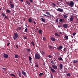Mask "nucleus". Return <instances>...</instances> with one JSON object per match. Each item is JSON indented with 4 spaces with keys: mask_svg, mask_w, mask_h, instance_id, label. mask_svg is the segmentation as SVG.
Masks as SVG:
<instances>
[{
    "mask_svg": "<svg viewBox=\"0 0 78 78\" xmlns=\"http://www.w3.org/2000/svg\"><path fill=\"white\" fill-rule=\"evenodd\" d=\"M19 37V34L16 33H14L13 34V38L14 40L17 39Z\"/></svg>",
    "mask_w": 78,
    "mask_h": 78,
    "instance_id": "obj_1",
    "label": "nucleus"
},
{
    "mask_svg": "<svg viewBox=\"0 0 78 78\" xmlns=\"http://www.w3.org/2000/svg\"><path fill=\"white\" fill-rule=\"evenodd\" d=\"M35 58L36 59H39L41 58V56L39 53H36L35 54Z\"/></svg>",
    "mask_w": 78,
    "mask_h": 78,
    "instance_id": "obj_2",
    "label": "nucleus"
},
{
    "mask_svg": "<svg viewBox=\"0 0 78 78\" xmlns=\"http://www.w3.org/2000/svg\"><path fill=\"white\" fill-rule=\"evenodd\" d=\"M74 5V3L73 1H71L69 2V5H71V7H73Z\"/></svg>",
    "mask_w": 78,
    "mask_h": 78,
    "instance_id": "obj_3",
    "label": "nucleus"
},
{
    "mask_svg": "<svg viewBox=\"0 0 78 78\" xmlns=\"http://www.w3.org/2000/svg\"><path fill=\"white\" fill-rule=\"evenodd\" d=\"M63 27L64 28H67L68 27V24L65 23L63 25Z\"/></svg>",
    "mask_w": 78,
    "mask_h": 78,
    "instance_id": "obj_4",
    "label": "nucleus"
},
{
    "mask_svg": "<svg viewBox=\"0 0 78 78\" xmlns=\"http://www.w3.org/2000/svg\"><path fill=\"white\" fill-rule=\"evenodd\" d=\"M57 11H59V12H63V9L60 8H58V9H57Z\"/></svg>",
    "mask_w": 78,
    "mask_h": 78,
    "instance_id": "obj_5",
    "label": "nucleus"
},
{
    "mask_svg": "<svg viewBox=\"0 0 78 78\" xmlns=\"http://www.w3.org/2000/svg\"><path fill=\"white\" fill-rule=\"evenodd\" d=\"M49 69H51V72H52V73H55V70L54 69H53L51 67H49Z\"/></svg>",
    "mask_w": 78,
    "mask_h": 78,
    "instance_id": "obj_6",
    "label": "nucleus"
},
{
    "mask_svg": "<svg viewBox=\"0 0 78 78\" xmlns=\"http://www.w3.org/2000/svg\"><path fill=\"white\" fill-rule=\"evenodd\" d=\"M3 56H4L5 58H8V55L7 54H4Z\"/></svg>",
    "mask_w": 78,
    "mask_h": 78,
    "instance_id": "obj_7",
    "label": "nucleus"
},
{
    "mask_svg": "<svg viewBox=\"0 0 78 78\" xmlns=\"http://www.w3.org/2000/svg\"><path fill=\"white\" fill-rule=\"evenodd\" d=\"M59 21L61 23H63V22H65V20H64V19H60L59 20Z\"/></svg>",
    "mask_w": 78,
    "mask_h": 78,
    "instance_id": "obj_8",
    "label": "nucleus"
},
{
    "mask_svg": "<svg viewBox=\"0 0 78 78\" xmlns=\"http://www.w3.org/2000/svg\"><path fill=\"white\" fill-rule=\"evenodd\" d=\"M22 73L25 76H27V74H26V73L25 72L22 71Z\"/></svg>",
    "mask_w": 78,
    "mask_h": 78,
    "instance_id": "obj_9",
    "label": "nucleus"
},
{
    "mask_svg": "<svg viewBox=\"0 0 78 78\" xmlns=\"http://www.w3.org/2000/svg\"><path fill=\"white\" fill-rule=\"evenodd\" d=\"M52 67L54 69L56 70L57 69V66L55 65H52Z\"/></svg>",
    "mask_w": 78,
    "mask_h": 78,
    "instance_id": "obj_10",
    "label": "nucleus"
},
{
    "mask_svg": "<svg viewBox=\"0 0 78 78\" xmlns=\"http://www.w3.org/2000/svg\"><path fill=\"white\" fill-rule=\"evenodd\" d=\"M62 46H60L58 48H57V49L58 50H61L62 49Z\"/></svg>",
    "mask_w": 78,
    "mask_h": 78,
    "instance_id": "obj_11",
    "label": "nucleus"
},
{
    "mask_svg": "<svg viewBox=\"0 0 78 78\" xmlns=\"http://www.w3.org/2000/svg\"><path fill=\"white\" fill-rule=\"evenodd\" d=\"M64 38H65V40H66V41H67V40H68V39H69L68 36L67 35L65 36V37H64Z\"/></svg>",
    "mask_w": 78,
    "mask_h": 78,
    "instance_id": "obj_12",
    "label": "nucleus"
},
{
    "mask_svg": "<svg viewBox=\"0 0 78 78\" xmlns=\"http://www.w3.org/2000/svg\"><path fill=\"white\" fill-rule=\"evenodd\" d=\"M59 66L60 69H62L63 67L62 64H60Z\"/></svg>",
    "mask_w": 78,
    "mask_h": 78,
    "instance_id": "obj_13",
    "label": "nucleus"
},
{
    "mask_svg": "<svg viewBox=\"0 0 78 78\" xmlns=\"http://www.w3.org/2000/svg\"><path fill=\"white\" fill-rule=\"evenodd\" d=\"M10 5L11 8H14V4H10Z\"/></svg>",
    "mask_w": 78,
    "mask_h": 78,
    "instance_id": "obj_14",
    "label": "nucleus"
},
{
    "mask_svg": "<svg viewBox=\"0 0 78 78\" xmlns=\"http://www.w3.org/2000/svg\"><path fill=\"white\" fill-rule=\"evenodd\" d=\"M38 33L39 34H42V30H38Z\"/></svg>",
    "mask_w": 78,
    "mask_h": 78,
    "instance_id": "obj_15",
    "label": "nucleus"
},
{
    "mask_svg": "<svg viewBox=\"0 0 78 78\" xmlns=\"http://www.w3.org/2000/svg\"><path fill=\"white\" fill-rule=\"evenodd\" d=\"M28 20L29 22H30V23H31L32 22L33 20H32V19L31 18H29L28 19Z\"/></svg>",
    "mask_w": 78,
    "mask_h": 78,
    "instance_id": "obj_16",
    "label": "nucleus"
},
{
    "mask_svg": "<svg viewBox=\"0 0 78 78\" xmlns=\"http://www.w3.org/2000/svg\"><path fill=\"white\" fill-rule=\"evenodd\" d=\"M41 19L43 22H45V19H43L42 18H41Z\"/></svg>",
    "mask_w": 78,
    "mask_h": 78,
    "instance_id": "obj_17",
    "label": "nucleus"
},
{
    "mask_svg": "<svg viewBox=\"0 0 78 78\" xmlns=\"http://www.w3.org/2000/svg\"><path fill=\"white\" fill-rule=\"evenodd\" d=\"M51 41H55V38L54 37H51Z\"/></svg>",
    "mask_w": 78,
    "mask_h": 78,
    "instance_id": "obj_18",
    "label": "nucleus"
},
{
    "mask_svg": "<svg viewBox=\"0 0 78 78\" xmlns=\"http://www.w3.org/2000/svg\"><path fill=\"white\" fill-rule=\"evenodd\" d=\"M6 12H7L8 13H10L11 12V11L7 9L6 10Z\"/></svg>",
    "mask_w": 78,
    "mask_h": 78,
    "instance_id": "obj_19",
    "label": "nucleus"
},
{
    "mask_svg": "<svg viewBox=\"0 0 78 78\" xmlns=\"http://www.w3.org/2000/svg\"><path fill=\"white\" fill-rule=\"evenodd\" d=\"M31 44H32L33 46H34L35 45V44H34V42L33 41H32L31 42Z\"/></svg>",
    "mask_w": 78,
    "mask_h": 78,
    "instance_id": "obj_20",
    "label": "nucleus"
},
{
    "mask_svg": "<svg viewBox=\"0 0 78 78\" xmlns=\"http://www.w3.org/2000/svg\"><path fill=\"white\" fill-rule=\"evenodd\" d=\"M58 59H59V60H60L61 61H63V59H62V58L61 57H58Z\"/></svg>",
    "mask_w": 78,
    "mask_h": 78,
    "instance_id": "obj_21",
    "label": "nucleus"
},
{
    "mask_svg": "<svg viewBox=\"0 0 78 78\" xmlns=\"http://www.w3.org/2000/svg\"><path fill=\"white\" fill-rule=\"evenodd\" d=\"M18 73H19V76L20 77H22V76H21V73H20V71H19Z\"/></svg>",
    "mask_w": 78,
    "mask_h": 78,
    "instance_id": "obj_22",
    "label": "nucleus"
},
{
    "mask_svg": "<svg viewBox=\"0 0 78 78\" xmlns=\"http://www.w3.org/2000/svg\"><path fill=\"white\" fill-rule=\"evenodd\" d=\"M15 58H19V56L17 55H15Z\"/></svg>",
    "mask_w": 78,
    "mask_h": 78,
    "instance_id": "obj_23",
    "label": "nucleus"
},
{
    "mask_svg": "<svg viewBox=\"0 0 78 78\" xmlns=\"http://www.w3.org/2000/svg\"><path fill=\"white\" fill-rule=\"evenodd\" d=\"M70 19L71 21H73V17H72L71 16L70 17Z\"/></svg>",
    "mask_w": 78,
    "mask_h": 78,
    "instance_id": "obj_24",
    "label": "nucleus"
},
{
    "mask_svg": "<svg viewBox=\"0 0 78 78\" xmlns=\"http://www.w3.org/2000/svg\"><path fill=\"white\" fill-rule=\"evenodd\" d=\"M44 75V73H41L39 74V76H41L42 75Z\"/></svg>",
    "mask_w": 78,
    "mask_h": 78,
    "instance_id": "obj_25",
    "label": "nucleus"
},
{
    "mask_svg": "<svg viewBox=\"0 0 78 78\" xmlns=\"http://www.w3.org/2000/svg\"><path fill=\"white\" fill-rule=\"evenodd\" d=\"M48 47H49V49H51L52 48V46L50 45L48 46Z\"/></svg>",
    "mask_w": 78,
    "mask_h": 78,
    "instance_id": "obj_26",
    "label": "nucleus"
},
{
    "mask_svg": "<svg viewBox=\"0 0 78 78\" xmlns=\"http://www.w3.org/2000/svg\"><path fill=\"white\" fill-rule=\"evenodd\" d=\"M77 62H78V61L76 60H73V63H74V64H75V63H76Z\"/></svg>",
    "mask_w": 78,
    "mask_h": 78,
    "instance_id": "obj_27",
    "label": "nucleus"
},
{
    "mask_svg": "<svg viewBox=\"0 0 78 78\" xmlns=\"http://www.w3.org/2000/svg\"><path fill=\"white\" fill-rule=\"evenodd\" d=\"M26 3L28 5H30V3L28 1H26Z\"/></svg>",
    "mask_w": 78,
    "mask_h": 78,
    "instance_id": "obj_28",
    "label": "nucleus"
},
{
    "mask_svg": "<svg viewBox=\"0 0 78 78\" xmlns=\"http://www.w3.org/2000/svg\"><path fill=\"white\" fill-rule=\"evenodd\" d=\"M43 15H44V16H47V17H48V18H49L50 17V16L48 15H45V14H43Z\"/></svg>",
    "mask_w": 78,
    "mask_h": 78,
    "instance_id": "obj_29",
    "label": "nucleus"
},
{
    "mask_svg": "<svg viewBox=\"0 0 78 78\" xmlns=\"http://www.w3.org/2000/svg\"><path fill=\"white\" fill-rule=\"evenodd\" d=\"M10 75L11 76H14V77H16V76H15V75H14V74H10Z\"/></svg>",
    "mask_w": 78,
    "mask_h": 78,
    "instance_id": "obj_30",
    "label": "nucleus"
},
{
    "mask_svg": "<svg viewBox=\"0 0 78 78\" xmlns=\"http://www.w3.org/2000/svg\"><path fill=\"white\" fill-rule=\"evenodd\" d=\"M63 16H64V18L65 19H66V18H67V16H66V15H64Z\"/></svg>",
    "mask_w": 78,
    "mask_h": 78,
    "instance_id": "obj_31",
    "label": "nucleus"
},
{
    "mask_svg": "<svg viewBox=\"0 0 78 78\" xmlns=\"http://www.w3.org/2000/svg\"><path fill=\"white\" fill-rule=\"evenodd\" d=\"M63 50L65 52H66V51H67V49L66 48H64L63 49Z\"/></svg>",
    "mask_w": 78,
    "mask_h": 78,
    "instance_id": "obj_32",
    "label": "nucleus"
},
{
    "mask_svg": "<svg viewBox=\"0 0 78 78\" xmlns=\"http://www.w3.org/2000/svg\"><path fill=\"white\" fill-rule=\"evenodd\" d=\"M45 12L46 14H47V15H48L49 14H50V13H49V12H48V11H46Z\"/></svg>",
    "mask_w": 78,
    "mask_h": 78,
    "instance_id": "obj_33",
    "label": "nucleus"
},
{
    "mask_svg": "<svg viewBox=\"0 0 78 78\" xmlns=\"http://www.w3.org/2000/svg\"><path fill=\"white\" fill-rule=\"evenodd\" d=\"M29 58L30 61H31V59H32V58H31V57L30 56H29Z\"/></svg>",
    "mask_w": 78,
    "mask_h": 78,
    "instance_id": "obj_34",
    "label": "nucleus"
},
{
    "mask_svg": "<svg viewBox=\"0 0 78 78\" xmlns=\"http://www.w3.org/2000/svg\"><path fill=\"white\" fill-rule=\"evenodd\" d=\"M66 76H70V73H68L66 74Z\"/></svg>",
    "mask_w": 78,
    "mask_h": 78,
    "instance_id": "obj_35",
    "label": "nucleus"
},
{
    "mask_svg": "<svg viewBox=\"0 0 78 78\" xmlns=\"http://www.w3.org/2000/svg\"><path fill=\"white\" fill-rule=\"evenodd\" d=\"M26 50L28 51H31V50L30 49L27 48Z\"/></svg>",
    "mask_w": 78,
    "mask_h": 78,
    "instance_id": "obj_36",
    "label": "nucleus"
},
{
    "mask_svg": "<svg viewBox=\"0 0 78 78\" xmlns=\"http://www.w3.org/2000/svg\"><path fill=\"white\" fill-rule=\"evenodd\" d=\"M51 64H55V62H53V61H51Z\"/></svg>",
    "mask_w": 78,
    "mask_h": 78,
    "instance_id": "obj_37",
    "label": "nucleus"
},
{
    "mask_svg": "<svg viewBox=\"0 0 78 78\" xmlns=\"http://www.w3.org/2000/svg\"><path fill=\"white\" fill-rule=\"evenodd\" d=\"M51 3H52V5H53V6H56V4H55L53 3V2H51Z\"/></svg>",
    "mask_w": 78,
    "mask_h": 78,
    "instance_id": "obj_38",
    "label": "nucleus"
},
{
    "mask_svg": "<svg viewBox=\"0 0 78 78\" xmlns=\"http://www.w3.org/2000/svg\"><path fill=\"white\" fill-rule=\"evenodd\" d=\"M55 35L57 36H59V35H58L57 33H55Z\"/></svg>",
    "mask_w": 78,
    "mask_h": 78,
    "instance_id": "obj_39",
    "label": "nucleus"
},
{
    "mask_svg": "<svg viewBox=\"0 0 78 78\" xmlns=\"http://www.w3.org/2000/svg\"><path fill=\"white\" fill-rule=\"evenodd\" d=\"M48 57L49 58H52L53 57V56H52L51 55H49L48 56Z\"/></svg>",
    "mask_w": 78,
    "mask_h": 78,
    "instance_id": "obj_40",
    "label": "nucleus"
},
{
    "mask_svg": "<svg viewBox=\"0 0 78 78\" xmlns=\"http://www.w3.org/2000/svg\"><path fill=\"white\" fill-rule=\"evenodd\" d=\"M22 28V27H18V30H21V29Z\"/></svg>",
    "mask_w": 78,
    "mask_h": 78,
    "instance_id": "obj_41",
    "label": "nucleus"
},
{
    "mask_svg": "<svg viewBox=\"0 0 78 78\" xmlns=\"http://www.w3.org/2000/svg\"><path fill=\"white\" fill-rule=\"evenodd\" d=\"M26 29H25V32H27V31L28 30L27 29V27H25Z\"/></svg>",
    "mask_w": 78,
    "mask_h": 78,
    "instance_id": "obj_42",
    "label": "nucleus"
},
{
    "mask_svg": "<svg viewBox=\"0 0 78 78\" xmlns=\"http://www.w3.org/2000/svg\"><path fill=\"white\" fill-rule=\"evenodd\" d=\"M2 16L3 17H4L5 16V13H2Z\"/></svg>",
    "mask_w": 78,
    "mask_h": 78,
    "instance_id": "obj_43",
    "label": "nucleus"
},
{
    "mask_svg": "<svg viewBox=\"0 0 78 78\" xmlns=\"http://www.w3.org/2000/svg\"><path fill=\"white\" fill-rule=\"evenodd\" d=\"M23 37L25 39H27V37H25V36H23Z\"/></svg>",
    "mask_w": 78,
    "mask_h": 78,
    "instance_id": "obj_44",
    "label": "nucleus"
},
{
    "mask_svg": "<svg viewBox=\"0 0 78 78\" xmlns=\"http://www.w3.org/2000/svg\"><path fill=\"white\" fill-rule=\"evenodd\" d=\"M5 19H8V16H6V15H5Z\"/></svg>",
    "mask_w": 78,
    "mask_h": 78,
    "instance_id": "obj_45",
    "label": "nucleus"
},
{
    "mask_svg": "<svg viewBox=\"0 0 78 78\" xmlns=\"http://www.w3.org/2000/svg\"><path fill=\"white\" fill-rule=\"evenodd\" d=\"M43 41H45L46 40V38L45 37H43Z\"/></svg>",
    "mask_w": 78,
    "mask_h": 78,
    "instance_id": "obj_46",
    "label": "nucleus"
},
{
    "mask_svg": "<svg viewBox=\"0 0 78 78\" xmlns=\"http://www.w3.org/2000/svg\"><path fill=\"white\" fill-rule=\"evenodd\" d=\"M33 22H34V25H36V22H35V21H33Z\"/></svg>",
    "mask_w": 78,
    "mask_h": 78,
    "instance_id": "obj_47",
    "label": "nucleus"
},
{
    "mask_svg": "<svg viewBox=\"0 0 78 78\" xmlns=\"http://www.w3.org/2000/svg\"><path fill=\"white\" fill-rule=\"evenodd\" d=\"M76 33H73V36H75V34H76Z\"/></svg>",
    "mask_w": 78,
    "mask_h": 78,
    "instance_id": "obj_48",
    "label": "nucleus"
},
{
    "mask_svg": "<svg viewBox=\"0 0 78 78\" xmlns=\"http://www.w3.org/2000/svg\"><path fill=\"white\" fill-rule=\"evenodd\" d=\"M56 22H58V19H57L56 20Z\"/></svg>",
    "mask_w": 78,
    "mask_h": 78,
    "instance_id": "obj_49",
    "label": "nucleus"
},
{
    "mask_svg": "<svg viewBox=\"0 0 78 78\" xmlns=\"http://www.w3.org/2000/svg\"><path fill=\"white\" fill-rule=\"evenodd\" d=\"M61 27V26L58 25V28H60V27Z\"/></svg>",
    "mask_w": 78,
    "mask_h": 78,
    "instance_id": "obj_50",
    "label": "nucleus"
},
{
    "mask_svg": "<svg viewBox=\"0 0 78 78\" xmlns=\"http://www.w3.org/2000/svg\"><path fill=\"white\" fill-rule=\"evenodd\" d=\"M9 44H10V43H7V46H9Z\"/></svg>",
    "mask_w": 78,
    "mask_h": 78,
    "instance_id": "obj_51",
    "label": "nucleus"
},
{
    "mask_svg": "<svg viewBox=\"0 0 78 78\" xmlns=\"http://www.w3.org/2000/svg\"><path fill=\"white\" fill-rule=\"evenodd\" d=\"M51 78H53V76L52 75V74L51 75Z\"/></svg>",
    "mask_w": 78,
    "mask_h": 78,
    "instance_id": "obj_52",
    "label": "nucleus"
},
{
    "mask_svg": "<svg viewBox=\"0 0 78 78\" xmlns=\"http://www.w3.org/2000/svg\"><path fill=\"white\" fill-rule=\"evenodd\" d=\"M3 69L4 70V71H6V68H3Z\"/></svg>",
    "mask_w": 78,
    "mask_h": 78,
    "instance_id": "obj_53",
    "label": "nucleus"
},
{
    "mask_svg": "<svg viewBox=\"0 0 78 78\" xmlns=\"http://www.w3.org/2000/svg\"><path fill=\"white\" fill-rule=\"evenodd\" d=\"M41 53H42V54H43V55H44V51H42L41 52Z\"/></svg>",
    "mask_w": 78,
    "mask_h": 78,
    "instance_id": "obj_54",
    "label": "nucleus"
},
{
    "mask_svg": "<svg viewBox=\"0 0 78 78\" xmlns=\"http://www.w3.org/2000/svg\"><path fill=\"white\" fill-rule=\"evenodd\" d=\"M66 3L67 5H69V4H70V3H69V2H66Z\"/></svg>",
    "mask_w": 78,
    "mask_h": 78,
    "instance_id": "obj_55",
    "label": "nucleus"
},
{
    "mask_svg": "<svg viewBox=\"0 0 78 78\" xmlns=\"http://www.w3.org/2000/svg\"><path fill=\"white\" fill-rule=\"evenodd\" d=\"M29 1L30 2H33V1L32 0H29Z\"/></svg>",
    "mask_w": 78,
    "mask_h": 78,
    "instance_id": "obj_56",
    "label": "nucleus"
},
{
    "mask_svg": "<svg viewBox=\"0 0 78 78\" xmlns=\"http://www.w3.org/2000/svg\"><path fill=\"white\" fill-rule=\"evenodd\" d=\"M16 48H18V45H16Z\"/></svg>",
    "mask_w": 78,
    "mask_h": 78,
    "instance_id": "obj_57",
    "label": "nucleus"
},
{
    "mask_svg": "<svg viewBox=\"0 0 78 78\" xmlns=\"http://www.w3.org/2000/svg\"><path fill=\"white\" fill-rule=\"evenodd\" d=\"M35 67H36L37 68V67H38V66L37 65H36L35 66Z\"/></svg>",
    "mask_w": 78,
    "mask_h": 78,
    "instance_id": "obj_58",
    "label": "nucleus"
},
{
    "mask_svg": "<svg viewBox=\"0 0 78 78\" xmlns=\"http://www.w3.org/2000/svg\"><path fill=\"white\" fill-rule=\"evenodd\" d=\"M21 2H23V0H20Z\"/></svg>",
    "mask_w": 78,
    "mask_h": 78,
    "instance_id": "obj_59",
    "label": "nucleus"
},
{
    "mask_svg": "<svg viewBox=\"0 0 78 78\" xmlns=\"http://www.w3.org/2000/svg\"><path fill=\"white\" fill-rule=\"evenodd\" d=\"M59 33H60V34H62V32H59Z\"/></svg>",
    "mask_w": 78,
    "mask_h": 78,
    "instance_id": "obj_60",
    "label": "nucleus"
},
{
    "mask_svg": "<svg viewBox=\"0 0 78 78\" xmlns=\"http://www.w3.org/2000/svg\"><path fill=\"white\" fill-rule=\"evenodd\" d=\"M9 3H12V2H11V1H9Z\"/></svg>",
    "mask_w": 78,
    "mask_h": 78,
    "instance_id": "obj_61",
    "label": "nucleus"
},
{
    "mask_svg": "<svg viewBox=\"0 0 78 78\" xmlns=\"http://www.w3.org/2000/svg\"><path fill=\"white\" fill-rule=\"evenodd\" d=\"M35 32L36 33V30H35Z\"/></svg>",
    "mask_w": 78,
    "mask_h": 78,
    "instance_id": "obj_62",
    "label": "nucleus"
},
{
    "mask_svg": "<svg viewBox=\"0 0 78 78\" xmlns=\"http://www.w3.org/2000/svg\"><path fill=\"white\" fill-rule=\"evenodd\" d=\"M30 62H31V60H30Z\"/></svg>",
    "mask_w": 78,
    "mask_h": 78,
    "instance_id": "obj_63",
    "label": "nucleus"
},
{
    "mask_svg": "<svg viewBox=\"0 0 78 78\" xmlns=\"http://www.w3.org/2000/svg\"><path fill=\"white\" fill-rule=\"evenodd\" d=\"M48 15H49L50 16H51V15L50 14V13H49V14Z\"/></svg>",
    "mask_w": 78,
    "mask_h": 78,
    "instance_id": "obj_64",
    "label": "nucleus"
}]
</instances>
